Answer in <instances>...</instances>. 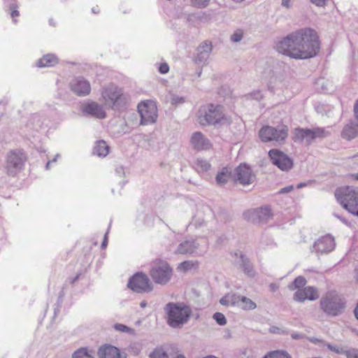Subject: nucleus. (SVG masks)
<instances>
[{
	"label": "nucleus",
	"mask_w": 358,
	"mask_h": 358,
	"mask_svg": "<svg viewBox=\"0 0 358 358\" xmlns=\"http://www.w3.org/2000/svg\"><path fill=\"white\" fill-rule=\"evenodd\" d=\"M338 202L350 213L358 217V192L352 187L338 188L335 192Z\"/></svg>",
	"instance_id": "obj_5"
},
{
	"label": "nucleus",
	"mask_w": 358,
	"mask_h": 358,
	"mask_svg": "<svg viewBox=\"0 0 358 358\" xmlns=\"http://www.w3.org/2000/svg\"><path fill=\"white\" fill-rule=\"evenodd\" d=\"M127 287L131 290L134 291V274L130 276L127 284Z\"/></svg>",
	"instance_id": "obj_51"
},
{
	"label": "nucleus",
	"mask_w": 358,
	"mask_h": 358,
	"mask_svg": "<svg viewBox=\"0 0 358 358\" xmlns=\"http://www.w3.org/2000/svg\"><path fill=\"white\" fill-rule=\"evenodd\" d=\"M293 189H294L293 185H289L287 187L282 188L279 191V193L280 194H286V193H288V192H291L292 190H293Z\"/></svg>",
	"instance_id": "obj_53"
},
{
	"label": "nucleus",
	"mask_w": 358,
	"mask_h": 358,
	"mask_svg": "<svg viewBox=\"0 0 358 358\" xmlns=\"http://www.w3.org/2000/svg\"><path fill=\"white\" fill-rule=\"evenodd\" d=\"M92 11L94 13H98L99 12V9L96 8H93L92 9Z\"/></svg>",
	"instance_id": "obj_64"
},
{
	"label": "nucleus",
	"mask_w": 358,
	"mask_h": 358,
	"mask_svg": "<svg viewBox=\"0 0 358 358\" xmlns=\"http://www.w3.org/2000/svg\"><path fill=\"white\" fill-rule=\"evenodd\" d=\"M185 102V98L182 96H179L178 95H173L171 96V103L173 104H179Z\"/></svg>",
	"instance_id": "obj_46"
},
{
	"label": "nucleus",
	"mask_w": 358,
	"mask_h": 358,
	"mask_svg": "<svg viewBox=\"0 0 358 358\" xmlns=\"http://www.w3.org/2000/svg\"><path fill=\"white\" fill-rule=\"evenodd\" d=\"M334 247V238L330 235H327L315 242L313 250L318 254H324L331 252Z\"/></svg>",
	"instance_id": "obj_18"
},
{
	"label": "nucleus",
	"mask_w": 358,
	"mask_h": 358,
	"mask_svg": "<svg viewBox=\"0 0 358 358\" xmlns=\"http://www.w3.org/2000/svg\"><path fill=\"white\" fill-rule=\"evenodd\" d=\"M269 332L272 334H284L287 333L286 329H285L282 327H277V326H271L269 328Z\"/></svg>",
	"instance_id": "obj_43"
},
{
	"label": "nucleus",
	"mask_w": 358,
	"mask_h": 358,
	"mask_svg": "<svg viewBox=\"0 0 358 358\" xmlns=\"http://www.w3.org/2000/svg\"><path fill=\"white\" fill-rule=\"evenodd\" d=\"M114 329L117 331H120V332H127V333H132L133 332V329L129 328V327H127V325L125 324H115L114 325Z\"/></svg>",
	"instance_id": "obj_41"
},
{
	"label": "nucleus",
	"mask_w": 358,
	"mask_h": 358,
	"mask_svg": "<svg viewBox=\"0 0 358 358\" xmlns=\"http://www.w3.org/2000/svg\"><path fill=\"white\" fill-rule=\"evenodd\" d=\"M80 275V273H78L75 277L70 278V282L71 284L75 283L79 279Z\"/></svg>",
	"instance_id": "obj_59"
},
{
	"label": "nucleus",
	"mask_w": 358,
	"mask_h": 358,
	"mask_svg": "<svg viewBox=\"0 0 358 358\" xmlns=\"http://www.w3.org/2000/svg\"><path fill=\"white\" fill-rule=\"evenodd\" d=\"M245 219L253 223H266L273 217L271 209L268 206L250 210L244 213Z\"/></svg>",
	"instance_id": "obj_13"
},
{
	"label": "nucleus",
	"mask_w": 358,
	"mask_h": 358,
	"mask_svg": "<svg viewBox=\"0 0 358 358\" xmlns=\"http://www.w3.org/2000/svg\"><path fill=\"white\" fill-rule=\"evenodd\" d=\"M234 179L243 185L252 184L255 180V176L252 169L246 164H241L234 170Z\"/></svg>",
	"instance_id": "obj_14"
},
{
	"label": "nucleus",
	"mask_w": 358,
	"mask_h": 358,
	"mask_svg": "<svg viewBox=\"0 0 358 358\" xmlns=\"http://www.w3.org/2000/svg\"><path fill=\"white\" fill-rule=\"evenodd\" d=\"M137 110L140 115V125H149L157 122L158 110L157 103L154 100L141 101L137 105Z\"/></svg>",
	"instance_id": "obj_8"
},
{
	"label": "nucleus",
	"mask_w": 358,
	"mask_h": 358,
	"mask_svg": "<svg viewBox=\"0 0 358 358\" xmlns=\"http://www.w3.org/2000/svg\"><path fill=\"white\" fill-rule=\"evenodd\" d=\"M278 287H278V285L277 284H275V283H271V284L269 285V289H270V290H271V292H275V291H277V290L278 289Z\"/></svg>",
	"instance_id": "obj_58"
},
{
	"label": "nucleus",
	"mask_w": 358,
	"mask_h": 358,
	"mask_svg": "<svg viewBox=\"0 0 358 358\" xmlns=\"http://www.w3.org/2000/svg\"><path fill=\"white\" fill-rule=\"evenodd\" d=\"M213 317L216 321V322L221 326L227 324V319L225 316L221 313H215Z\"/></svg>",
	"instance_id": "obj_40"
},
{
	"label": "nucleus",
	"mask_w": 358,
	"mask_h": 358,
	"mask_svg": "<svg viewBox=\"0 0 358 358\" xmlns=\"http://www.w3.org/2000/svg\"><path fill=\"white\" fill-rule=\"evenodd\" d=\"M83 116L94 119L103 120L106 117V113L102 105L94 101H87L80 106Z\"/></svg>",
	"instance_id": "obj_12"
},
{
	"label": "nucleus",
	"mask_w": 358,
	"mask_h": 358,
	"mask_svg": "<svg viewBox=\"0 0 358 358\" xmlns=\"http://www.w3.org/2000/svg\"><path fill=\"white\" fill-rule=\"evenodd\" d=\"M347 358H358V350L350 349L348 350L345 355Z\"/></svg>",
	"instance_id": "obj_45"
},
{
	"label": "nucleus",
	"mask_w": 358,
	"mask_h": 358,
	"mask_svg": "<svg viewBox=\"0 0 358 358\" xmlns=\"http://www.w3.org/2000/svg\"><path fill=\"white\" fill-rule=\"evenodd\" d=\"M268 155L272 163L282 171H288L293 166L292 159L279 150H271Z\"/></svg>",
	"instance_id": "obj_15"
},
{
	"label": "nucleus",
	"mask_w": 358,
	"mask_h": 358,
	"mask_svg": "<svg viewBox=\"0 0 358 358\" xmlns=\"http://www.w3.org/2000/svg\"><path fill=\"white\" fill-rule=\"evenodd\" d=\"M288 127L286 125H278L276 127L271 126L263 127L259 132L263 142H274L276 144H283L288 136Z\"/></svg>",
	"instance_id": "obj_7"
},
{
	"label": "nucleus",
	"mask_w": 358,
	"mask_h": 358,
	"mask_svg": "<svg viewBox=\"0 0 358 358\" xmlns=\"http://www.w3.org/2000/svg\"><path fill=\"white\" fill-rule=\"evenodd\" d=\"M343 138L351 140L358 136V123L350 122L344 127L341 133Z\"/></svg>",
	"instance_id": "obj_25"
},
{
	"label": "nucleus",
	"mask_w": 358,
	"mask_h": 358,
	"mask_svg": "<svg viewBox=\"0 0 358 358\" xmlns=\"http://www.w3.org/2000/svg\"><path fill=\"white\" fill-rule=\"evenodd\" d=\"M199 262L197 261L187 260L181 262L178 266V269L182 271H187L192 268H197Z\"/></svg>",
	"instance_id": "obj_33"
},
{
	"label": "nucleus",
	"mask_w": 358,
	"mask_h": 358,
	"mask_svg": "<svg viewBox=\"0 0 358 358\" xmlns=\"http://www.w3.org/2000/svg\"><path fill=\"white\" fill-rule=\"evenodd\" d=\"M153 289V285L148 276L142 273H136V292L148 293Z\"/></svg>",
	"instance_id": "obj_19"
},
{
	"label": "nucleus",
	"mask_w": 358,
	"mask_h": 358,
	"mask_svg": "<svg viewBox=\"0 0 358 358\" xmlns=\"http://www.w3.org/2000/svg\"><path fill=\"white\" fill-rule=\"evenodd\" d=\"M234 256L236 257L234 263L238 266L247 275L250 277L255 276V272L249 259L243 255L241 252H236Z\"/></svg>",
	"instance_id": "obj_21"
},
{
	"label": "nucleus",
	"mask_w": 358,
	"mask_h": 358,
	"mask_svg": "<svg viewBox=\"0 0 358 358\" xmlns=\"http://www.w3.org/2000/svg\"><path fill=\"white\" fill-rule=\"evenodd\" d=\"M200 247L199 243L196 239H188L181 242L173 252L175 255H192L196 254L202 255L204 252H197Z\"/></svg>",
	"instance_id": "obj_16"
},
{
	"label": "nucleus",
	"mask_w": 358,
	"mask_h": 358,
	"mask_svg": "<svg viewBox=\"0 0 358 358\" xmlns=\"http://www.w3.org/2000/svg\"><path fill=\"white\" fill-rule=\"evenodd\" d=\"M310 2L319 7H324L327 4V0H310Z\"/></svg>",
	"instance_id": "obj_49"
},
{
	"label": "nucleus",
	"mask_w": 358,
	"mask_h": 358,
	"mask_svg": "<svg viewBox=\"0 0 358 358\" xmlns=\"http://www.w3.org/2000/svg\"><path fill=\"white\" fill-rule=\"evenodd\" d=\"M27 158L22 150H15L7 157L6 169L8 175L15 176L23 167Z\"/></svg>",
	"instance_id": "obj_11"
},
{
	"label": "nucleus",
	"mask_w": 358,
	"mask_h": 358,
	"mask_svg": "<svg viewBox=\"0 0 358 358\" xmlns=\"http://www.w3.org/2000/svg\"><path fill=\"white\" fill-rule=\"evenodd\" d=\"M213 45L210 41H206L201 43L196 49V56L194 58L196 63H205L209 58Z\"/></svg>",
	"instance_id": "obj_22"
},
{
	"label": "nucleus",
	"mask_w": 358,
	"mask_h": 358,
	"mask_svg": "<svg viewBox=\"0 0 358 358\" xmlns=\"http://www.w3.org/2000/svg\"><path fill=\"white\" fill-rule=\"evenodd\" d=\"M72 358H94L92 350L87 348H80L72 355Z\"/></svg>",
	"instance_id": "obj_30"
},
{
	"label": "nucleus",
	"mask_w": 358,
	"mask_h": 358,
	"mask_svg": "<svg viewBox=\"0 0 358 358\" xmlns=\"http://www.w3.org/2000/svg\"><path fill=\"white\" fill-rule=\"evenodd\" d=\"M317 291L313 287H306L304 289H298L294 294L293 299L298 302H303L306 300L315 301L318 299Z\"/></svg>",
	"instance_id": "obj_20"
},
{
	"label": "nucleus",
	"mask_w": 358,
	"mask_h": 358,
	"mask_svg": "<svg viewBox=\"0 0 358 358\" xmlns=\"http://www.w3.org/2000/svg\"><path fill=\"white\" fill-rule=\"evenodd\" d=\"M58 63L57 57L53 54H48L38 60L37 66L38 67H50L54 66Z\"/></svg>",
	"instance_id": "obj_27"
},
{
	"label": "nucleus",
	"mask_w": 358,
	"mask_h": 358,
	"mask_svg": "<svg viewBox=\"0 0 358 358\" xmlns=\"http://www.w3.org/2000/svg\"><path fill=\"white\" fill-rule=\"evenodd\" d=\"M250 96L253 99L257 101L261 100L263 97L262 93L260 91L253 92L250 94Z\"/></svg>",
	"instance_id": "obj_48"
},
{
	"label": "nucleus",
	"mask_w": 358,
	"mask_h": 358,
	"mask_svg": "<svg viewBox=\"0 0 358 358\" xmlns=\"http://www.w3.org/2000/svg\"><path fill=\"white\" fill-rule=\"evenodd\" d=\"M306 338L311 343H314V344H316V345H321V344H323L324 343V341L319 339V338H317L315 337H306Z\"/></svg>",
	"instance_id": "obj_50"
},
{
	"label": "nucleus",
	"mask_w": 358,
	"mask_h": 358,
	"mask_svg": "<svg viewBox=\"0 0 358 358\" xmlns=\"http://www.w3.org/2000/svg\"><path fill=\"white\" fill-rule=\"evenodd\" d=\"M355 315L356 318L358 320V304L357 305V307L355 309Z\"/></svg>",
	"instance_id": "obj_60"
},
{
	"label": "nucleus",
	"mask_w": 358,
	"mask_h": 358,
	"mask_svg": "<svg viewBox=\"0 0 358 358\" xmlns=\"http://www.w3.org/2000/svg\"><path fill=\"white\" fill-rule=\"evenodd\" d=\"M169 71V66L166 63H162L159 66V71L162 73L165 74L168 73Z\"/></svg>",
	"instance_id": "obj_47"
},
{
	"label": "nucleus",
	"mask_w": 358,
	"mask_h": 358,
	"mask_svg": "<svg viewBox=\"0 0 358 358\" xmlns=\"http://www.w3.org/2000/svg\"><path fill=\"white\" fill-rule=\"evenodd\" d=\"M231 176V171L229 169L224 167L220 172L217 173L215 180L217 185H225Z\"/></svg>",
	"instance_id": "obj_29"
},
{
	"label": "nucleus",
	"mask_w": 358,
	"mask_h": 358,
	"mask_svg": "<svg viewBox=\"0 0 358 358\" xmlns=\"http://www.w3.org/2000/svg\"><path fill=\"white\" fill-rule=\"evenodd\" d=\"M306 185V183L301 182V183H299V184L297 185L296 187H297L298 189H300V188H301V187H305Z\"/></svg>",
	"instance_id": "obj_61"
},
{
	"label": "nucleus",
	"mask_w": 358,
	"mask_h": 358,
	"mask_svg": "<svg viewBox=\"0 0 358 358\" xmlns=\"http://www.w3.org/2000/svg\"><path fill=\"white\" fill-rule=\"evenodd\" d=\"M345 307L344 299L336 292H329L320 300V308L327 315L337 316L343 313Z\"/></svg>",
	"instance_id": "obj_6"
},
{
	"label": "nucleus",
	"mask_w": 358,
	"mask_h": 358,
	"mask_svg": "<svg viewBox=\"0 0 358 358\" xmlns=\"http://www.w3.org/2000/svg\"><path fill=\"white\" fill-rule=\"evenodd\" d=\"M115 171L116 174L119 176H122L124 174V168L122 166H117Z\"/></svg>",
	"instance_id": "obj_55"
},
{
	"label": "nucleus",
	"mask_w": 358,
	"mask_h": 358,
	"mask_svg": "<svg viewBox=\"0 0 358 358\" xmlns=\"http://www.w3.org/2000/svg\"><path fill=\"white\" fill-rule=\"evenodd\" d=\"M101 96L106 104L113 110L123 109L128 101L127 96L122 90L113 83L102 89Z\"/></svg>",
	"instance_id": "obj_4"
},
{
	"label": "nucleus",
	"mask_w": 358,
	"mask_h": 358,
	"mask_svg": "<svg viewBox=\"0 0 358 358\" xmlns=\"http://www.w3.org/2000/svg\"><path fill=\"white\" fill-rule=\"evenodd\" d=\"M285 83L282 80L278 78H273L270 81L268 88L271 91L275 92V91L280 90H282L285 87Z\"/></svg>",
	"instance_id": "obj_34"
},
{
	"label": "nucleus",
	"mask_w": 358,
	"mask_h": 358,
	"mask_svg": "<svg viewBox=\"0 0 358 358\" xmlns=\"http://www.w3.org/2000/svg\"><path fill=\"white\" fill-rule=\"evenodd\" d=\"M71 91L79 96H85L91 92L90 83L83 77L73 79L70 84Z\"/></svg>",
	"instance_id": "obj_17"
},
{
	"label": "nucleus",
	"mask_w": 358,
	"mask_h": 358,
	"mask_svg": "<svg viewBox=\"0 0 358 358\" xmlns=\"http://www.w3.org/2000/svg\"><path fill=\"white\" fill-rule=\"evenodd\" d=\"M167 324L172 328L180 329L185 324L192 314V310L184 303L169 302L164 306Z\"/></svg>",
	"instance_id": "obj_2"
},
{
	"label": "nucleus",
	"mask_w": 358,
	"mask_h": 358,
	"mask_svg": "<svg viewBox=\"0 0 358 358\" xmlns=\"http://www.w3.org/2000/svg\"><path fill=\"white\" fill-rule=\"evenodd\" d=\"M329 132L324 128L315 127L313 129L296 128L294 132L293 140L294 142L310 144L317 138H324L329 135Z\"/></svg>",
	"instance_id": "obj_9"
},
{
	"label": "nucleus",
	"mask_w": 358,
	"mask_h": 358,
	"mask_svg": "<svg viewBox=\"0 0 358 358\" xmlns=\"http://www.w3.org/2000/svg\"><path fill=\"white\" fill-rule=\"evenodd\" d=\"M241 300L239 307L243 310H252L257 308L256 303L246 296H243Z\"/></svg>",
	"instance_id": "obj_32"
},
{
	"label": "nucleus",
	"mask_w": 358,
	"mask_h": 358,
	"mask_svg": "<svg viewBox=\"0 0 358 358\" xmlns=\"http://www.w3.org/2000/svg\"><path fill=\"white\" fill-rule=\"evenodd\" d=\"M306 280L303 276L296 277L294 280L288 285L289 290L293 291L296 289H301L306 285Z\"/></svg>",
	"instance_id": "obj_36"
},
{
	"label": "nucleus",
	"mask_w": 358,
	"mask_h": 358,
	"mask_svg": "<svg viewBox=\"0 0 358 358\" xmlns=\"http://www.w3.org/2000/svg\"><path fill=\"white\" fill-rule=\"evenodd\" d=\"M64 295V293L63 291H61L59 292V297H58V301H57V307L55 308V310H54V315L55 316L57 315V313L59 311V307H60V304L62 303V301H63V296Z\"/></svg>",
	"instance_id": "obj_44"
},
{
	"label": "nucleus",
	"mask_w": 358,
	"mask_h": 358,
	"mask_svg": "<svg viewBox=\"0 0 358 358\" xmlns=\"http://www.w3.org/2000/svg\"><path fill=\"white\" fill-rule=\"evenodd\" d=\"M210 0H191V3L194 6L198 8H205L208 6Z\"/></svg>",
	"instance_id": "obj_42"
},
{
	"label": "nucleus",
	"mask_w": 358,
	"mask_h": 358,
	"mask_svg": "<svg viewBox=\"0 0 358 358\" xmlns=\"http://www.w3.org/2000/svg\"><path fill=\"white\" fill-rule=\"evenodd\" d=\"M110 147L103 140H99L96 142L93 148V154L99 157H106L109 152Z\"/></svg>",
	"instance_id": "obj_28"
},
{
	"label": "nucleus",
	"mask_w": 358,
	"mask_h": 358,
	"mask_svg": "<svg viewBox=\"0 0 358 358\" xmlns=\"http://www.w3.org/2000/svg\"><path fill=\"white\" fill-rule=\"evenodd\" d=\"M244 31L242 29H236L230 36V41L232 43H239L243 38Z\"/></svg>",
	"instance_id": "obj_38"
},
{
	"label": "nucleus",
	"mask_w": 358,
	"mask_h": 358,
	"mask_svg": "<svg viewBox=\"0 0 358 358\" xmlns=\"http://www.w3.org/2000/svg\"><path fill=\"white\" fill-rule=\"evenodd\" d=\"M108 231H107L105 234L103 239L102 241V243H101V248L102 249H105L107 247V245H108Z\"/></svg>",
	"instance_id": "obj_54"
},
{
	"label": "nucleus",
	"mask_w": 358,
	"mask_h": 358,
	"mask_svg": "<svg viewBox=\"0 0 358 358\" xmlns=\"http://www.w3.org/2000/svg\"><path fill=\"white\" fill-rule=\"evenodd\" d=\"M242 296L240 294H228L220 299V303L224 306H236L239 307Z\"/></svg>",
	"instance_id": "obj_26"
},
{
	"label": "nucleus",
	"mask_w": 358,
	"mask_h": 358,
	"mask_svg": "<svg viewBox=\"0 0 358 358\" xmlns=\"http://www.w3.org/2000/svg\"><path fill=\"white\" fill-rule=\"evenodd\" d=\"M99 358H122L120 350L110 344H104L98 349Z\"/></svg>",
	"instance_id": "obj_24"
},
{
	"label": "nucleus",
	"mask_w": 358,
	"mask_h": 358,
	"mask_svg": "<svg viewBox=\"0 0 358 358\" xmlns=\"http://www.w3.org/2000/svg\"><path fill=\"white\" fill-rule=\"evenodd\" d=\"M354 113L355 118L358 120V100L355 102L354 106Z\"/></svg>",
	"instance_id": "obj_57"
},
{
	"label": "nucleus",
	"mask_w": 358,
	"mask_h": 358,
	"mask_svg": "<svg viewBox=\"0 0 358 358\" xmlns=\"http://www.w3.org/2000/svg\"><path fill=\"white\" fill-rule=\"evenodd\" d=\"M150 275L156 283L165 285L171 278L172 268L167 262L159 260L153 265Z\"/></svg>",
	"instance_id": "obj_10"
},
{
	"label": "nucleus",
	"mask_w": 358,
	"mask_h": 358,
	"mask_svg": "<svg viewBox=\"0 0 358 358\" xmlns=\"http://www.w3.org/2000/svg\"><path fill=\"white\" fill-rule=\"evenodd\" d=\"M194 167L199 172H205L210 169V164L206 159L197 158L194 162Z\"/></svg>",
	"instance_id": "obj_31"
},
{
	"label": "nucleus",
	"mask_w": 358,
	"mask_h": 358,
	"mask_svg": "<svg viewBox=\"0 0 358 358\" xmlns=\"http://www.w3.org/2000/svg\"><path fill=\"white\" fill-rule=\"evenodd\" d=\"M140 306L141 308H145L147 306V303L145 301H143L140 303Z\"/></svg>",
	"instance_id": "obj_63"
},
{
	"label": "nucleus",
	"mask_w": 358,
	"mask_h": 358,
	"mask_svg": "<svg viewBox=\"0 0 358 358\" xmlns=\"http://www.w3.org/2000/svg\"><path fill=\"white\" fill-rule=\"evenodd\" d=\"M320 45L316 31L310 28H304L294 31L281 39L277 43V50L291 58L306 59L317 55Z\"/></svg>",
	"instance_id": "obj_1"
},
{
	"label": "nucleus",
	"mask_w": 358,
	"mask_h": 358,
	"mask_svg": "<svg viewBox=\"0 0 358 358\" xmlns=\"http://www.w3.org/2000/svg\"><path fill=\"white\" fill-rule=\"evenodd\" d=\"M150 358H168V355L162 348H157L150 354Z\"/></svg>",
	"instance_id": "obj_37"
},
{
	"label": "nucleus",
	"mask_w": 358,
	"mask_h": 358,
	"mask_svg": "<svg viewBox=\"0 0 358 358\" xmlns=\"http://www.w3.org/2000/svg\"><path fill=\"white\" fill-rule=\"evenodd\" d=\"M328 349L330 350L332 352H334L336 354H338V355H346V352L348 351L347 349L343 348V347H341V346H338V345H331L329 343H327L326 344Z\"/></svg>",
	"instance_id": "obj_39"
},
{
	"label": "nucleus",
	"mask_w": 358,
	"mask_h": 358,
	"mask_svg": "<svg viewBox=\"0 0 358 358\" xmlns=\"http://www.w3.org/2000/svg\"><path fill=\"white\" fill-rule=\"evenodd\" d=\"M190 143L192 147L197 150H208L211 146L210 141L199 131L192 134Z\"/></svg>",
	"instance_id": "obj_23"
},
{
	"label": "nucleus",
	"mask_w": 358,
	"mask_h": 358,
	"mask_svg": "<svg viewBox=\"0 0 358 358\" xmlns=\"http://www.w3.org/2000/svg\"><path fill=\"white\" fill-rule=\"evenodd\" d=\"M291 1L292 0H282L281 5L286 8H291Z\"/></svg>",
	"instance_id": "obj_56"
},
{
	"label": "nucleus",
	"mask_w": 358,
	"mask_h": 358,
	"mask_svg": "<svg viewBox=\"0 0 358 358\" xmlns=\"http://www.w3.org/2000/svg\"><path fill=\"white\" fill-rule=\"evenodd\" d=\"M263 358H292V357L285 350H274L268 352Z\"/></svg>",
	"instance_id": "obj_35"
},
{
	"label": "nucleus",
	"mask_w": 358,
	"mask_h": 358,
	"mask_svg": "<svg viewBox=\"0 0 358 358\" xmlns=\"http://www.w3.org/2000/svg\"><path fill=\"white\" fill-rule=\"evenodd\" d=\"M49 24L51 25V26H53L55 27V22H54L53 19L50 18L49 20Z\"/></svg>",
	"instance_id": "obj_62"
},
{
	"label": "nucleus",
	"mask_w": 358,
	"mask_h": 358,
	"mask_svg": "<svg viewBox=\"0 0 358 358\" xmlns=\"http://www.w3.org/2000/svg\"><path fill=\"white\" fill-rule=\"evenodd\" d=\"M291 337L295 340H301V339L306 338V336L304 334H299V333H292L291 334Z\"/></svg>",
	"instance_id": "obj_52"
},
{
	"label": "nucleus",
	"mask_w": 358,
	"mask_h": 358,
	"mask_svg": "<svg viewBox=\"0 0 358 358\" xmlns=\"http://www.w3.org/2000/svg\"><path fill=\"white\" fill-rule=\"evenodd\" d=\"M197 117L198 122L201 126H207L220 123L225 116L222 106L208 103L200 107Z\"/></svg>",
	"instance_id": "obj_3"
}]
</instances>
